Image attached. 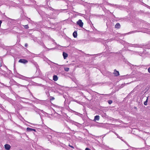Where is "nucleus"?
Returning <instances> with one entry per match:
<instances>
[{
	"label": "nucleus",
	"mask_w": 150,
	"mask_h": 150,
	"mask_svg": "<svg viewBox=\"0 0 150 150\" xmlns=\"http://www.w3.org/2000/svg\"><path fill=\"white\" fill-rule=\"evenodd\" d=\"M77 24L79 25L80 27L82 28L83 25V23L81 20L79 19L76 22Z\"/></svg>",
	"instance_id": "f257e3e1"
},
{
	"label": "nucleus",
	"mask_w": 150,
	"mask_h": 150,
	"mask_svg": "<svg viewBox=\"0 0 150 150\" xmlns=\"http://www.w3.org/2000/svg\"><path fill=\"white\" fill-rule=\"evenodd\" d=\"M19 62H21V63H23L24 64H26L28 62V61L26 59H20L19 60Z\"/></svg>",
	"instance_id": "f03ea898"
},
{
	"label": "nucleus",
	"mask_w": 150,
	"mask_h": 150,
	"mask_svg": "<svg viewBox=\"0 0 150 150\" xmlns=\"http://www.w3.org/2000/svg\"><path fill=\"white\" fill-rule=\"evenodd\" d=\"M113 74L116 76H117L119 75V73L118 71H117L116 69H114Z\"/></svg>",
	"instance_id": "7ed1b4c3"
},
{
	"label": "nucleus",
	"mask_w": 150,
	"mask_h": 150,
	"mask_svg": "<svg viewBox=\"0 0 150 150\" xmlns=\"http://www.w3.org/2000/svg\"><path fill=\"white\" fill-rule=\"evenodd\" d=\"M5 148L7 150H9L10 149L11 146L10 145L8 144H6L4 146Z\"/></svg>",
	"instance_id": "20e7f679"
},
{
	"label": "nucleus",
	"mask_w": 150,
	"mask_h": 150,
	"mask_svg": "<svg viewBox=\"0 0 150 150\" xmlns=\"http://www.w3.org/2000/svg\"><path fill=\"white\" fill-rule=\"evenodd\" d=\"M100 119V117L99 115H96L94 117V118L93 120L94 121H98Z\"/></svg>",
	"instance_id": "39448f33"
},
{
	"label": "nucleus",
	"mask_w": 150,
	"mask_h": 150,
	"mask_svg": "<svg viewBox=\"0 0 150 150\" xmlns=\"http://www.w3.org/2000/svg\"><path fill=\"white\" fill-rule=\"evenodd\" d=\"M63 56L64 59H65L68 57V54L67 53L64 52H63Z\"/></svg>",
	"instance_id": "423d86ee"
},
{
	"label": "nucleus",
	"mask_w": 150,
	"mask_h": 150,
	"mask_svg": "<svg viewBox=\"0 0 150 150\" xmlns=\"http://www.w3.org/2000/svg\"><path fill=\"white\" fill-rule=\"evenodd\" d=\"M58 78L57 75H54L53 76V79L55 81H56L58 80Z\"/></svg>",
	"instance_id": "0eeeda50"
},
{
	"label": "nucleus",
	"mask_w": 150,
	"mask_h": 150,
	"mask_svg": "<svg viewBox=\"0 0 150 150\" xmlns=\"http://www.w3.org/2000/svg\"><path fill=\"white\" fill-rule=\"evenodd\" d=\"M27 130L28 132H30L32 131H35V130L34 129H32L29 127H27Z\"/></svg>",
	"instance_id": "6e6552de"
},
{
	"label": "nucleus",
	"mask_w": 150,
	"mask_h": 150,
	"mask_svg": "<svg viewBox=\"0 0 150 150\" xmlns=\"http://www.w3.org/2000/svg\"><path fill=\"white\" fill-rule=\"evenodd\" d=\"M120 27V25L119 23H117L115 25V28H119Z\"/></svg>",
	"instance_id": "1a4fd4ad"
},
{
	"label": "nucleus",
	"mask_w": 150,
	"mask_h": 150,
	"mask_svg": "<svg viewBox=\"0 0 150 150\" xmlns=\"http://www.w3.org/2000/svg\"><path fill=\"white\" fill-rule=\"evenodd\" d=\"M73 36L75 38H76L77 36V33L76 31H74L73 34Z\"/></svg>",
	"instance_id": "9d476101"
},
{
	"label": "nucleus",
	"mask_w": 150,
	"mask_h": 150,
	"mask_svg": "<svg viewBox=\"0 0 150 150\" xmlns=\"http://www.w3.org/2000/svg\"><path fill=\"white\" fill-rule=\"evenodd\" d=\"M64 70L66 71H68L69 70V68L68 67L65 68Z\"/></svg>",
	"instance_id": "9b49d317"
},
{
	"label": "nucleus",
	"mask_w": 150,
	"mask_h": 150,
	"mask_svg": "<svg viewBox=\"0 0 150 150\" xmlns=\"http://www.w3.org/2000/svg\"><path fill=\"white\" fill-rule=\"evenodd\" d=\"M147 100L148 98H147L145 102H144V104L145 105H147Z\"/></svg>",
	"instance_id": "f8f14e48"
},
{
	"label": "nucleus",
	"mask_w": 150,
	"mask_h": 150,
	"mask_svg": "<svg viewBox=\"0 0 150 150\" xmlns=\"http://www.w3.org/2000/svg\"><path fill=\"white\" fill-rule=\"evenodd\" d=\"M24 26L25 27V28H26V29H28L29 28L28 26V25H25Z\"/></svg>",
	"instance_id": "ddd939ff"
},
{
	"label": "nucleus",
	"mask_w": 150,
	"mask_h": 150,
	"mask_svg": "<svg viewBox=\"0 0 150 150\" xmlns=\"http://www.w3.org/2000/svg\"><path fill=\"white\" fill-rule=\"evenodd\" d=\"M112 103V101L111 100H110L109 101H108V103L109 104H111Z\"/></svg>",
	"instance_id": "4468645a"
},
{
	"label": "nucleus",
	"mask_w": 150,
	"mask_h": 150,
	"mask_svg": "<svg viewBox=\"0 0 150 150\" xmlns=\"http://www.w3.org/2000/svg\"><path fill=\"white\" fill-rule=\"evenodd\" d=\"M69 146L70 147H71L72 148H73V149L74 148V146H71V145H70V144H69Z\"/></svg>",
	"instance_id": "2eb2a0df"
},
{
	"label": "nucleus",
	"mask_w": 150,
	"mask_h": 150,
	"mask_svg": "<svg viewBox=\"0 0 150 150\" xmlns=\"http://www.w3.org/2000/svg\"><path fill=\"white\" fill-rule=\"evenodd\" d=\"M148 71L149 73H150V67L148 68Z\"/></svg>",
	"instance_id": "dca6fc26"
},
{
	"label": "nucleus",
	"mask_w": 150,
	"mask_h": 150,
	"mask_svg": "<svg viewBox=\"0 0 150 150\" xmlns=\"http://www.w3.org/2000/svg\"><path fill=\"white\" fill-rule=\"evenodd\" d=\"M51 136L50 135L48 136V137H48V139H49L50 138H51Z\"/></svg>",
	"instance_id": "f3484780"
},
{
	"label": "nucleus",
	"mask_w": 150,
	"mask_h": 150,
	"mask_svg": "<svg viewBox=\"0 0 150 150\" xmlns=\"http://www.w3.org/2000/svg\"><path fill=\"white\" fill-rule=\"evenodd\" d=\"M85 150H91L90 149H89L88 148H86V149H85Z\"/></svg>",
	"instance_id": "a211bd4d"
},
{
	"label": "nucleus",
	"mask_w": 150,
	"mask_h": 150,
	"mask_svg": "<svg viewBox=\"0 0 150 150\" xmlns=\"http://www.w3.org/2000/svg\"><path fill=\"white\" fill-rule=\"evenodd\" d=\"M2 21H1V20H0V27H1V24L2 23Z\"/></svg>",
	"instance_id": "6ab92c4d"
},
{
	"label": "nucleus",
	"mask_w": 150,
	"mask_h": 150,
	"mask_svg": "<svg viewBox=\"0 0 150 150\" xmlns=\"http://www.w3.org/2000/svg\"><path fill=\"white\" fill-rule=\"evenodd\" d=\"M28 46V44L27 43L25 44V47H27Z\"/></svg>",
	"instance_id": "aec40b11"
},
{
	"label": "nucleus",
	"mask_w": 150,
	"mask_h": 150,
	"mask_svg": "<svg viewBox=\"0 0 150 150\" xmlns=\"http://www.w3.org/2000/svg\"><path fill=\"white\" fill-rule=\"evenodd\" d=\"M26 77H24L23 78H22V79H24V80H26Z\"/></svg>",
	"instance_id": "412c9836"
},
{
	"label": "nucleus",
	"mask_w": 150,
	"mask_h": 150,
	"mask_svg": "<svg viewBox=\"0 0 150 150\" xmlns=\"http://www.w3.org/2000/svg\"><path fill=\"white\" fill-rule=\"evenodd\" d=\"M18 85H20V84H18ZM21 85V86H23V85Z\"/></svg>",
	"instance_id": "4be33fe9"
},
{
	"label": "nucleus",
	"mask_w": 150,
	"mask_h": 150,
	"mask_svg": "<svg viewBox=\"0 0 150 150\" xmlns=\"http://www.w3.org/2000/svg\"><path fill=\"white\" fill-rule=\"evenodd\" d=\"M75 125H76V124H78V123H77V122H75Z\"/></svg>",
	"instance_id": "5701e85b"
},
{
	"label": "nucleus",
	"mask_w": 150,
	"mask_h": 150,
	"mask_svg": "<svg viewBox=\"0 0 150 150\" xmlns=\"http://www.w3.org/2000/svg\"><path fill=\"white\" fill-rule=\"evenodd\" d=\"M134 109H136V108H137L136 107H134Z\"/></svg>",
	"instance_id": "b1692460"
},
{
	"label": "nucleus",
	"mask_w": 150,
	"mask_h": 150,
	"mask_svg": "<svg viewBox=\"0 0 150 150\" xmlns=\"http://www.w3.org/2000/svg\"><path fill=\"white\" fill-rule=\"evenodd\" d=\"M54 99V98H52V99L53 100V99Z\"/></svg>",
	"instance_id": "393cba45"
},
{
	"label": "nucleus",
	"mask_w": 150,
	"mask_h": 150,
	"mask_svg": "<svg viewBox=\"0 0 150 150\" xmlns=\"http://www.w3.org/2000/svg\"><path fill=\"white\" fill-rule=\"evenodd\" d=\"M116 134L117 135V136H118V134Z\"/></svg>",
	"instance_id": "a878e982"
},
{
	"label": "nucleus",
	"mask_w": 150,
	"mask_h": 150,
	"mask_svg": "<svg viewBox=\"0 0 150 150\" xmlns=\"http://www.w3.org/2000/svg\"><path fill=\"white\" fill-rule=\"evenodd\" d=\"M45 136H46V134H45Z\"/></svg>",
	"instance_id": "bb28decb"
},
{
	"label": "nucleus",
	"mask_w": 150,
	"mask_h": 150,
	"mask_svg": "<svg viewBox=\"0 0 150 150\" xmlns=\"http://www.w3.org/2000/svg\"><path fill=\"white\" fill-rule=\"evenodd\" d=\"M49 129L50 130H51V129Z\"/></svg>",
	"instance_id": "cd10ccee"
}]
</instances>
